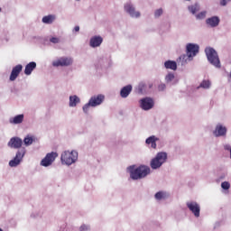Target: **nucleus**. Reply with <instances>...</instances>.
Instances as JSON below:
<instances>
[{"instance_id": "1", "label": "nucleus", "mask_w": 231, "mask_h": 231, "mask_svg": "<svg viewBox=\"0 0 231 231\" xmlns=\"http://www.w3.org/2000/svg\"><path fill=\"white\" fill-rule=\"evenodd\" d=\"M79 162V152L77 150H65L60 153V162L61 165H66V167H71Z\"/></svg>"}, {"instance_id": "22", "label": "nucleus", "mask_w": 231, "mask_h": 231, "mask_svg": "<svg viewBox=\"0 0 231 231\" xmlns=\"http://www.w3.org/2000/svg\"><path fill=\"white\" fill-rule=\"evenodd\" d=\"M131 91H133V86L127 85L121 88L120 97L121 98H127L129 95H131Z\"/></svg>"}, {"instance_id": "19", "label": "nucleus", "mask_w": 231, "mask_h": 231, "mask_svg": "<svg viewBox=\"0 0 231 231\" xmlns=\"http://www.w3.org/2000/svg\"><path fill=\"white\" fill-rule=\"evenodd\" d=\"M149 174H151V168L149 166H139V175H137V177L140 178V180H143V178H146Z\"/></svg>"}, {"instance_id": "20", "label": "nucleus", "mask_w": 231, "mask_h": 231, "mask_svg": "<svg viewBox=\"0 0 231 231\" xmlns=\"http://www.w3.org/2000/svg\"><path fill=\"white\" fill-rule=\"evenodd\" d=\"M23 71V65L19 64L16 65L14 68H13L11 75H10V80L11 82H14L18 77L19 74Z\"/></svg>"}, {"instance_id": "37", "label": "nucleus", "mask_w": 231, "mask_h": 231, "mask_svg": "<svg viewBox=\"0 0 231 231\" xmlns=\"http://www.w3.org/2000/svg\"><path fill=\"white\" fill-rule=\"evenodd\" d=\"M228 3H231V0H220V6H226Z\"/></svg>"}, {"instance_id": "45", "label": "nucleus", "mask_w": 231, "mask_h": 231, "mask_svg": "<svg viewBox=\"0 0 231 231\" xmlns=\"http://www.w3.org/2000/svg\"><path fill=\"white\" fill-rule=\"evenodd\" d=\"M2 11L1 7H0V12Z\"/></svg>"}, {"instance_id": "23", "label": "nucleus", "mask_w": 231, "mask_h": 231, "mask_svg": "<svg viewBox=\"0 0 231 231\" xmlns=\"http://www.w3.org/2000/svg\"><path fill=\"white\" fill-rule=\"evenodd\" d=\"M80 104V98L77 95H71L69 97V107H77Z\"/></svg>"}, {"instance_id": "32", "label": "nucleus", "mask_w": 231, "mask_h": 231, "mask_svg": "<svg viewBox=\"0 0 231 231\" xmlns=\"http://www.w3.org/2000/svg\"><path fill=\"white\" fill-rule=\"evenodd\" d=\"M174 73L172 72H169L166 76H165V81L167 82V84H170V82H172V80H174Z\"/></svg>"}, {"instance_id": "27", "label": "nucleus", "mask_w": 231, "mask_h": 231, "mask_svg": "<svg viewBox=\"0 0 231 231\" xmlns=\"http://www.w3.org/2000/svg\"><path fill=\"white\" fill-rule=\"evenodd\" d=\"M164 68L166 69H171L172 71H176L178 69V63L174 60H167L164 62Z\"/></svg>"}, {"instance_id": "42", "label": "nucleus", "mask_w": 231, "mask_h": 231, "mask_svg": "<svg viewBox=\"0 0 231 231\" xmlns=\"http://www.w3.org/2000/svg\"><path fill=\"white\" fill-rule=\"evenodd\" d=\"M148 88L151 89V88H152V83H149L148 84Z\"/></svg>"}, {"instance_id": "5", "label": "nucleus", "mask_w": 231, "mask_h": 231, "mask_svg": "<svg viewBox=\"0 0 231 231\" xmlns=\"http://www.w3.org/2000/svg\"><path fill=\"white\" fill-rule=\"evenodd\" d=\"M205 53L208 61L209 62V64H211V66H214V68H217V69H221V60H219V55L214 48L207 47L205 49Z\"/></svg>"}, {"instance_id": "6", "label": "nucleus", "mask_w": 231, "mask_h": 231, "mask_svg": "<svg viewBox=\"0 0 231 231\" xmlns=\"http://www.w3.org/2000/svg\"><path fill=\"white\" fill-rule=\"evenodd\" d=\"M53 68H68L73 64V58L71 57H60L52 60Z\"/></svg>"}, {"instance_id": "26", "label": "nucleus", "mask_w": 231, "mask_h": 231, "mask_svg": "<svg viewBox=\"0 0 231 231\" xmlns=\"http://www.w3.org/2000/svg\"><path fill=\"white\" fill-rule=\"evenodd\" d=\"M56 19L57 16L55 14H49L42 17V23H43V24H53Z\"/></svg>"}, {"instance_id": "44", "label": "nucleus", "mask_w": 231, "mask_h": 231, "mask_svg": "<svg viewBox=\"0 0 231 231\" xmlns=\"http://www.w3.org/2000/svg\"><path fill=\"white\" fill-rule=\"evenodd\" d=\"M0 231H4L3 228L0 227Z\"/></svg>"}, {"instance_id": "3", "label": "nucleus", "mask_w": 231, "mask_h": 231, "mask_svg": "<svg viewBox=\"0 0 231 231\" xmlns=\"http://www.w3.org/2000/svg\"><path fill=\"white\" fill-rule=\"evenodd\" d=\"M104 100H106L104 94L92 96L88 102L82 106L83 112L88 115V113H89V107H98V106L104 104Z\"/></svg>"}, {"instance_id": "15", "label": "nucleus", "mask_w": 231, "mask_h": 231, "mask_svg": "<svg viewBox=\"0 0 231 231\" xmlns=\"http://www.w3.org/2000/svg\"><path fill=\"white\" fill-rule=\"evenodd\" d=\"M102 42H104V38L100 35H95L90 38L89 46L90 48H100Z\"/></svg>"}, {"instance_id": "35", "label": "nucleus", "mask_w": 231, "mask_h": 231, "mask_svg": "<svg viewBox=\"0 0 231 231\" xmlns=\"http://www.w3.org/2000/svg\"><path fill=\"white\" fill-rule=\"evenodd\" d=\"M162 15H163V9L160 8V9L155 10V12H154L155 17H162Z\"/></svg>"}, {"instance_id": "17", "label": "nucleus", "mask_w": 231, "mask_h": 231, "mask_svg": "<svg viewBox=\"0 0 231 231\" xmlns=\"http://www.w3.org/2000/svg\"><path fill=\"white\" fill-rule=\"evenodd\" d=\"M156 142H160V137L156 135H151L145 140V144L150 145L152 149H158V144Z\"/></svg>"}, {"instance_id": "9", "label": "nucleus", "mask_w": 231, "mask_h": 231, "mask_svg": "<svg viewBox=\"0 0 231 231\" xmlns=\"http://www.w3.org/2000/svg\"><path fill=\"white\" fill-rule=\"evenodd\" d=\"M59 157V153L56 152H49L45 155V157L41 161L40 165L42 167H50L53 164L55 160Z\"/></svg>"}, {"instance_id": "13", "label": "nucleus", "mask_w": 231, "mask_h": 231, "mask_svg": "<svg viewBox=\"0 0 231 231\" xmlns=\"http://www.w3.org/2000/svg\"><path fill=\"white\" fill-rule=\"evenodd\" d=\"M126 172H128L131 180H140V166L136 167V165H131L126 168Z\"/></svg>"}, {"instance_id": "33", "label": "nucleus", "mask_w": 231, "mask_h": 231, "mask_svg": "<svg viewBox=\"0 0 231 231\" xmlns=\"http://www.w3.org/2000/svg\"><path fill=\"white\" fill-rule=\"evenodd\" d=\"M221 189H223V190H229L230 189V182L223 181L221 183Z\"/></svg>"}, {"instance_id": "38", "label": "nucleus", "mask_w": 231, "mask_h": 231, "mask_svg": "<svg viewBox=\"0 0 231 231\" xmlns=\"http://www.w3.org/2000/svg\"><path fill=\"white\" fill-rule=\"evenodd\" d=\"M166 88H167V86H165V84H161L158 87V90L159 91H165Z\"/></svg>"}, {"instance_id": "21", "label": "nucleus", "mask_w": 231, "mask_h": 231, "mask_svg": "<svg viewBox=\"0 0 231 231\" xmlns=\"http://www.w3.org/2000/svg\"><path fill=\"white\" fill-rule=\"evenodd\" d=\"M24 122V114H20L9 118V124L12 125H19Z\"/></svg>"}, {"instance_id": "36", "label": "nucleus", "mask_w": 231, "mask_h": 231, "mask_svg": "<svg viewBox=\"0 0 231 231\" xmlns=\"http://www.w3.org/2000/svg\"><path fill=\"white\" fill-rule=\"evenodd\" d=\"M50 42H52V44H59L60 42V38H59V37H51L50 39Z\"/></svg>"}, {"instance_id": "25", "label": "nucleus", "mask_w": 231, "mask_h": 231, "mask_svg": "<svg viewBox=\"0 0 231 231\" xmlns=\"http://www.w3.org/2000/svg\"><path fill=\"white\" fill-rule=\"evenodd\" d=\"M35 68H37V63L35 61H31L29 62L24 69V74L27 76L32 75V72L33 71V69H35Z\"/></svg>"}, {"instance_id": "30", "label": "nucleus", "mask_w": 231, "mask_h": 231, "mask_svg": "<svg viewBox=\"0 0 231 231\" xmlns=\"http://www.w3.org/2000/svg\"><path fill=\"white\" fill-rule=\"evenodd\" d=\"M210 86H212V82L208 79H204L199 88H202V89H210Z\"/></svg>"}, {"instance_id": "34", "label": "nucleus", "mask_w": 231, "mask_h": 231, "mask_svg": "<svg viewBox=\"0 0 231 231\" xmlns=\"http://www.w3.org/2000/svg\"><path fill=\"white\" fill-rule=\"evenodd\" d=\"M91 226L89 225L83 224L79 226V231H89Z\"/></svg>"}, {"instance_id": "40", "label": "nucleus", "mask_w": 231, "mask_h": 231, "mask_svg": "<svg viewBox=\"0 0 231 231\" xmlns=\"http://www.w3.org/2000/svg\"><path fill=\"white\" fill-rule=\"evenodd\" d=\"M224 150L225 151H231V145L229 143L224 144Z\"/></svg>"}, {"instance_id": "10", "label": "nucleus", "mask_w": 231, "mask_h": 231, "mask_svg": "<svg viewBox=\"0 0 231 231\" xmlns=\"http://www.w3.org/2000/svg\"><path fill=\"white\" fill-rule=\"evenodd\" d=\"M139 106L143 111H151L154 107V98L151 97H145L139 100Z\"/></svg>"}, {"instance_id": "24", "label": "nucleus", "mask_w": 231, "mask_h": 231, "mask_svg": "<svg viewBox=\"0 0 231 231\" xmlns=\"http://www.w3.org/2000/svg\"><path fill=\"white\" fill-rule=\"evenodd\" d=\"M135 91L138 95H146L147 93V84L143 81L140 82L135 88Z\"/></svg>"}, {"instance_id": "31", "label": "nucleus", "mask_w": 231, "mask_h": 231, "mask_svg": "<svg viewBox=\"0 0 231 231\" xmlns=\"http://www.w3.org/2000/svg\"><path fill=\"white\" fill-rule=\"evenodd\" d=\"M197 21H203L207 17V11H201L200 13L195 14Z\"/></svg>"}, {"instance_id": "41", "label": "nucleus", "mask_w": 231, "mask_h": 231, "mask_svg": "<svg viewBox=\"0 0 231 231\" xmlns=\"http://www.w3.org/2000/svg\"><path fill=\"white\" fill-rule=\"evenodd\" d=\"M73 32H80V27L79 25L75 26L74 29H73Z\"/></svg>"}, {"instance_id": "28", "label": "nucleus", "mask_w": 231, "mask_h": 231, "mask_svg": "<svg viewBox=\"0 0 231 231\" xmlns=\"http://www.w3.org/2000/svg\"><path fill=\"white\" fill-rule=\"evenodd\" d=\"M188 10L190 14H192V15H196V14H198V12L201 10V6L199 5V4L196 3L191 5H189Z\"/></svg>"}, {"instance_id": "12", "label": "nucleus", "mask_w": 231, "mask_h": 231, "mask_svg": "<svg viewBox=\"0 0 231 231\" xmlns=\"http://www.w3.org/2000/svg\"><path fill=\"white\" fill-rule=\"evenodd\" d=\"M226 133H228V129L221 123L217 124L213 130V135L215 138H225V136H226Z\"/></svg>"}, {"instance_id": "16", "label": "nucleus", "mask_w": 231, "mask_h": 231, "mask_svg": "<svg viewBox=\"0 0 231 231\" xmlns=\"http://www.w3.org/2000/svg\"><path fill=\"white\" fill-rule=\"evenodd\" d=\"M221 23V19L218 16H211L206 19V24L208 28H217Z\"/></svg>"}, {"instance_id": "18", "label": "nucleus", "mask_w": 231, "mask_h": 231, "mask_svg": "<svg viewBox=\"0 0 231 231\" xmlns=\"http://www.w3.org/2000/svg\"><path fill=\"white\" fill-rule=\"evenodd\" d=\"M171 198V193L165 190H160L154 194V199L156 201H165Z\"/></svg>"}, {"instance_id": "29", "label": "nucleus", "mask_w": 231, "mask_h": 231, "mask_svg": "<svg viewBox=\"0 0 231 231\" xmlns=\"http://www.w3.org/2000/svg\"><path fill=\"white\" fill-rule=\"evenodd\" d=\"M34 142H35V137L32 135H26L23 138V145H25V147H30V145H32Z\"/></svg>"}, {"instance_id": "11", "label": "nucleus", "mask_w": 231, "mask_h": 231, "mask_svg": "<svg viewBox=\"0 0 231 231\" xmlns=\"http://www.w3.org/2000/svg\"><path fill=\"white\" fill-rule=\"evenodd\" d=\"M186 206L189 212H191V214L196 217H199L201 216V206L197 201L189 200L186 203Z\"/></svg>"}, {"instance_id": "43", "label": "nucleus", "mask_w": 231, "mask_h": 231, "mask_svg": "<svg viewBox=\"0 0 231 231\" xmlns=\"http://www.w3.org/2000/svg\"><path fill=\"white\" fill-rule=\"evenodd\" d=\"M220 180H225V175H221Z\"/></svg>"}, {"instance_id": "2", "label": "nucleus", "mask_w": 231, "mask_h": 231, "mask_svg": "<svg viewBox=\"0 0 231 231\" xmlns=\"http://www.w3.org/2000/svg\"><path fill=\"white\" fill-rule=\"evenodd\" d=\"M199 53V45L196 43H188L186 45V54L181 55L179 59L181 64H187L194 60V57Z\"/></svg>"}, {"instance_id": "8", "label": "nucleus", "mask_w": 231, "mask_h": 231, "mask_svg": "<svg viewBox=\"0 0 231 231\" xmlns=\"http://www.w3.org/2000/svg\"><path fill=\"white\" fill-rule=\"evenodd\" d=\"M26 154V148H22L18 150L15 153L14 159L9 162V167H19L23 162V158H24Z\"/></svg>"}, {"instance_id": "14", "label": "nucleus", "mask_w": 231, "mask_h": 231, "mask_svg": "<svg viewBox=\"0 0 231 231\" xmlns=\"http://www.w3.org/2000/svg\"><path fill=\"white\" fill-rule=\"evenodd\" d=\"M7 145L11 149H21L23 147V139L20 137H12Z\"/></svg>"}, {"instance_id": "7", "label": "nucleus", "mask_w": 231, "mask_h": 231, "mask_svg": "<svg viewBox=\"0 0 231 231\" xmlns=\"http://www.w3.org/2000/svg\"><path fill=\"white\" fill-rule=\"evenodd\" d=\"M124 10L127 15L132 17V19H140V17H142V13L136 10V6H134V5L132 3L125 4Z\"/></svg>"}, {"instance_id": "39", "label": "nucleus", "mask_w": 231, "mask_h": 231, "mask_svg": "<svg viewBox=\"0 0 231 231\" xmlns=\"http://www.w3.org/2000/svg\"><path fill=\"white\" fill-rule=\"evenodd\" d=\"M31 217L37 219V217H41V214H39L38 212H34L31 215Z\"/></svg>"}, {"instance_id": "4", "label": "nucleus", "mask_w": 231, "mask_h": 231, "mask_svg": "<svg viewBox=\"0 0 231 231\" xmlns=\"http://www.w3.org/2000/svg\"><path fill=\"white\" fill-rule=\"evenodd\" d=\"M169 155L166 152H159L156 153L154 158H152L150 162V167L153 171H158V169H162V166L164 163H167V160Z\"/></svg>"}]
</instances>
